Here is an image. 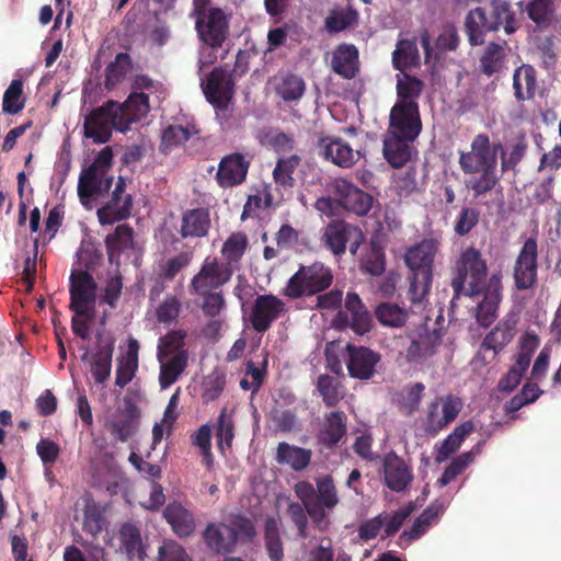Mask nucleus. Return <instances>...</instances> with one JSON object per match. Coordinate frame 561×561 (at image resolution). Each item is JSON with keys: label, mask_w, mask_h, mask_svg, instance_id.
I'll return each instance as SVG.
<instances>
[{"label": "nucleus", "mask_w": 561, "mask_h": 561, "mask_svg": "<svg viewBox=\"0 0 561 561\" xmlns=\"http://www.w3.org/2000/svg\"><path fill=\"white\" fill-rule=\"evenodd\" d=\"M442 245L438 237H427L409 247L403 261L409 268L407 299L414 306L423 305L427 299L434 277V262Z\"/></svg>", "instance_id": "1"}, {"label": "nucleus", "mask_w": 561, "mask_h": 561, "mask_svg": "<svg viewBox=\"0 0 561 561\" xmlns=\"http://www.w3.org/2000/svg\"><path fill=\"white\" fill-rule=\"evenodd\" d=\"M520 26V20L507 0H491L489 10L477 7L465 18V33L471 46L484 44L488 33L503 28L506 35H512Z\"/></svg>", "instance_id": "2"}, {"label": "nucleus", "mask_w": 561, "mask_h": 561, "mask_svg": "<svg viewBox=\"0 0 561 561\" xmlns=\"http://www.w3.org/2000/svg\"><path fill=\"white\" fill-rule=\"evenodd\" d=\"M488 265L481 252L468 247L455 262L450 286L454 290V299L461 295L478 297L481 289L488 283Z\"/></svg>", "instance_id": "3"}, {"label": "nucleus", "mask_w": 561, "mask_h": 561, "mask_svg": "<svg viewBox=\"0 0 561 561\" xmlns=\"http://www.w3.org/2000/svg\"><path fill=\"white\" fill-rule=\"evenodd\" d=\"M314 481L317 488L309 481H299L294 485V491L305 505L311 520L321 527L327 518L325 510L332 511L340 499L331 474L319 476Z\"/></svg>", "instance_id": "4"}, {"label": "nucleus", "mask_w": 561, "mask_h": 561, "mask_svg": "<svg viewBox=\"0 0 561 561\" xmlns=\"http://www.w3.org/2000/svg\"><path fill=\"white\" fill-rule=\"evenodd\" d=\"M332 282V270L321 262H314L300 266L288 279L283 294L290 299L313 296L328 289Z\"/></svg>", "instance_id": "5"}, {"label": "nucleus", "mask_w": 561, "mask_h": 561, "mask_svg": "<svg viewBox=\"0 0 561 561\" xmlns=\"http://www.w3.org/2000/svg\"><path fill=\"white\" fill-rule=\"evenodd\" d=\"M118 102L108 100L103 105L95 107L85 115L83 122V135L95 144H105L112 137L113 129L126 133V124L123 123Z\"/></svg>", "instance_id": "6"}, {"label": "nucleus", "mask_w": 561, "mask_h": 561, "mask_svg": "<svg viewBox=\"0 0 561 561\" xmlns=\"http://www.w3.org/2000/svg\"><path fill=\"white\" fill-rule=\"evenodd\" d=\"M195 28L199 39L217 49L222 46L229 34V21L219 8L194 7Z\"/></svg>", "instance_id": "7"}, {"label": "nucleus", "mask_w": 561, "mask_h": 561, "mask_svg": "<svg viewBox=\"0 0 561 561\" xmlns=\"http://www.w3.org/2000/svg\"><path fill=\"white\" fill-rule=\"evenodd\" d=\"M386 222V211L379 209L374 213L366 222L365 227L370 233L369 247L367 248L363 259L362 268L371 275H381L386 271V233L383 224Z\"/></svg>", "instance_id": "8"}, {"label": "nucleus", "mask_w": 561, "mask_h": 561, "mask_svg": "<svg viewBox=\"0 0 561 561\" xmlns=\"http://www.w3.org/2000/svg\"><path fill=\"white\" fill-rule=\"evenodd\" d=\"M69 282L70 310L78 316H91L90 308H94L98 288L93 276L88 271L73 270Z\"/></svg>", "instance_id": "9"}, {"label": "nucleus", "mask_w": 561, "mask_h": 561, "mask_svg": "<svg viewBox=\"0 0 561 561\" xmlns=\"http://www.w3.org/2000/svg\"><path fill=\"white\" fill-rule=\"evenodd\" d=\"M462 409V402L458 397L448 394L445 398H437L428 404L426 417L422 427L427 436H436L456 420Z\"/></svg>", "instance_id": "10"}, {"label": "nucleus", "mask_w": 561, "mask_h": 561, "mask_svg": "<svg viewBox=\"0 0 561 561\" xmlns=\"http://www.w3.org/2000/svg\"><path fill=\"white\" fill-rule=\"evenodd\" d=\"M514 286L517 290L533 289L538 283V244L534 238H528L513 267Z\"/></svg>", "instance_id": "11"}, {"label": "nucleus", "mask_w": 561, "mask_h": 561, "mask_svg": "<svg viewBox=\"0 0 561 561\" xmlns=\"http://www.w3.org/2000/svg\"><path fill=\"white\" fill-rule=\"evenodd\" d=\"M231 276L230 266L219 263L217 259L207 257L191 279L188 290L191 295H206L224 286Z\"/></svg>", "instance_id": "12"}, {"label": "nucleus", "mask_w": 561, "mask_h": 561, "mask_svg": "<svg viewBox=\"0 0 561 561\" xmlns=\"http://www.w3.org/2000/svg\"><path fill=\"white\" fill-rule=\"evenodd\" d=\"M344 307L345 310H340L333 319L336 329L351 328L358 335L370 331L373 318L356 293L346 294Z\"/></svg>", "instance_id": "13"}, {"label": "nucleus", "mask_w": 561, "mask_h": 561, "mask_svg": "<svg viewBox=\"0 0 561 561\" xmlns=\"http://www.w3.org/2000/svg\"><path fill=\"white\" fill-rule=\"evenodd\" d=\"M322 240L334 255L340 256L345 253L348 242L351 253L355 254L364 241V234L358 227L339 220L324 228Z\"/></svg>", "instance_id": "14"}, {"label": "nucleus", "mask_w": 561, "mask_h": 561, "mask_svg": "<svg viewBox=\"0 0 561 561\" xmlns=\"http://www.w3.org/2000/svg\"><path fill=\"white\" fill-rule=\"evenodd\" d=\"M389 128L393 138L416 139L422 131L419 104L394 103L389 115Z\"/></svg>", "instance_id": "15"}, {"label": "nucleus", "mask_w": 561, "mask_h": 561, "mask_svg": "<svg viewBox=\"0 0 561 561\" xmlns=\"http://www.w3.org/2000/svg\"><path fill=\"white\" fill-rule=\"evenodd\" d=\"M287 311L285 302L273 294L259 295L251 308L249 321L257 333H265Z\"/></svg>", "instance_id": "16"}, {"label": "nucleus", "mask_w": 561, "mask_h": 561, "mask_svg": "<svg viewBox=\"0 0 561 561\" xmlns=\"http://www.w3.org/2000/svg\"><path fill=\"white\" fill-rule=\"evenodd\" d=\"M459 165L463 173L476 174L479 170L497 168L495 152H491V142L486 134H478L470 146V151H461Z\"/></svg>", "instance_id": "17"}, {"label": "nucleus", "mask_w": 561, "mask_h": 561, "mask_svg": "<svg viewBox=\"0 0 561 561\" xmlns=\"http://www.w3.org/2000/svg\"><path fill=\"white\" fill-rule=\"evenodd\" d=\"M502 293L503 284L501 272L491 274L486 285L481 289L480 296L482 295V300L478 304L476 310V320L480 327L488 328L497 318Z\"/></svg>", "instance_id": "18"}, {"label": "nucleus", "mask_w": 561, "mask_h": 561, "mask_svg": "<svg viewBox=\"0 0 561 561\" xmlns=\"http://www.w3.org/2000/svg\"><path fill=\"white\" fill-rule=\"evenodd\" d=\"M331 190L341 198L342 207L347 213L365 216L373 208L374 197L346 179H335L331 183Z\"/></svg>", "instance_id": "19"}, {"label": "nucleus", "mask_w": 561, "mask_h": 561, "mask_svg": "<svg viewBox=\"0 0 561 561\" xmlns=\"http://www.w3.org/2000/svg\"><path fill=\"white\" fill-rule=\"evenodd\" d=\"M322 157L340 168H352L365 153L336 136H321L317 142Z\"/></svg>", "instance_id": "20"}, {"label": "nucleus", "mask_w": 561, "mask_h": 561, "mask_svg": "<svg viewBox=\"0 0 561 561\" xmlns=\"http://www.w3.org/2000/svg\"><path fill=\"white\" fill-rule=\"evenodd\" d=\"M251 165L248 154L233 152L221 158L215 175L217 184L222 188H230L245 182Z\"/></svg>", "instance_id": "21"}, {"label": "nucleus", "mask_w": 561, "mask_h": 561, "mask_svg": "<svg viewBox=\"0 0 561 561\" xmlns=\"http://www.w3.org/2000/svg\"><path fill=\"white\" fill-rule=\"evenodd\" d=\"M202 88L207 101L220 110L228 107L234 92L233 80L221 68H215L202 82Z\"/></svg>", "instance_id": "22"}, {"label": "nucleus", "mask_w": 561, "mask_h": 561, "mask_svg": "<svg viewBox=\"0 0 561 561\" xmlns=\"http://www.w3.org/2000/svg\"><path fill=\"white\" fill-rule=\"evenodd\" d=\"M202 537L206 547L216 554L230 553L237 545V530L221 522L209 523Z\"/></svg>", "instance_id": "23"}, {"label": "nucleus", "mask_w": 561, "mask_h": 561, "mask_svg": "<svg viewBox=\"0 0 561 561\" xmlns=\"http://www.w3.org/2000/svg\"><path fill=\"white\" fill-rule=\"evenodd\" d=\"M348 374L353 378L366 380L374 376L375 367L380 359L379 354L365 346L347 345Z\"/></svg>", "instance_id": "24"}, {"label": "nucleus", "mask_w": 561, "mask_h": 561, "mask_svg": "<svg viewBox=\"0 0 561 561\" xmlns=\"http://www.w3.org/2000/svg\"><path fill=\"white\" fill-rule=\"evenodd\" d=\"M211 226L210 211L205 207L187 209L182 214L179 233L183 239L203 238Z\"/></svg>", "instance_id": "25"}, {"label": "nucleus", "mask_w": 561, "mask_h": 561, "mask_svg": "<svg viewBox=\"0 0 561 561\" xmlns=\"http://www.w3.org/2000/svg\"><path fill=\"white\" fill-rule=\"evenodd\" d=\"M516 333V321L513 318H504L484 336L481 342V351H492L495 358Z\"/></svg>", "instance_id": "26"}, {"label": "nucleus", "mask_w": 561, "mask_h": 561, "mask_svg": "<svg viewBox=\"0 0 561 561\" xmlns=\"http://www.w3.org/2000/svg\"><path fill=\"white\" fill-rule=\"evenodd\" d=\"M113 184V176H103L93 171V169H84L78 182V196L84 205L87 202L104 193L108 192Z\"/></svg>", "instance_id": "27"}, {"label": "nucleus", "mask_w": 561, "mask_h": 561, "mask_svg": "<svg viewBox=\"0 0 561 561\" xmlns=\"http://www.w3.org/2000/svg\"><path fill=\"white\" fill-rule=\"evenodd\" d=\"M163 517L173 533L181 538L190 537L195 531L194 515L179 502L169 503L163 511Z\"/></svg>", "instance_id": "28"}, {"label": "nucleus", "mask_w": 561, "mask_h": 561, "mask_svg": "<svg viewBox=\"0 0 561 561\" xmlns=\"http://www.w3.org/2000/svg\"><path fill=\"white\" fill-rule=\"evenodd\" d=\"M137 407L131 401H126L124 411L118 412L113 419L107 420L105 428L113 437L122 443L127 442L136 430Z\"/></svg>", "instance_id": "29"}, {"label": "nucleus", "mask_w": 561, "mask_h": 561, "mask_svg": "<svg viewBox=\"0 0 561 561\" xmlns=\"http://www.w3.org/2000/svg\"><path fill=\"white\" fill-rule=\"evenodd\" d=\"M538 87L537 71L529 64H523L514 70L513 90L518 103L530 101L535 98Z\"/></svg>", "instance_id": "30"}, {"label": "nucleus", "mask_w": 561, "mask_h": 561, "mask_svg": "<svg viewBox=\"0 0 561 561\" xmlns=\"http://www.w3.org/2000/svg\"><path fill=\"white\" fill-rule=\"evenodd\" d=\"M332 70L345 79H353L358 72V50L354 45L341 44L332 55Z\"/></svg>", "instance_id": "31"}, {"label": "nucleus", "mask_w": 561, "mask_h": 561, "mask_svg": "<svg viewBox=\"0 0 561 561\" xmlns=\"http://www.w3.org/2000/svg\"><path fill=\"white\" fill-rule=\"evenodd\" d=\"M346 434V415L334 411L325 415V421L318 434V442L327 448H333Z\"/></svg>", "instance_id": "32"}, {"label": "nucleus", "mask_w": 561, "mask_h": 561, "mask_svg": "<svg viewBox=\"0 0 561 561\" xmlns=\"http://www.w3.org/2000/svg\"><path fill=\"white\" fill-rule=\"evenodd\" d=\"M133 201L130 195H114L101 208L98 209V218L102 225H112L114 222L127 219L130 216Z\"/></svg>", "instance_id": "33"}, {"label": "nucleus", "mask_w": 561, "mask_h": 561, "mask_svg": "<svg viewBox=\"0 0 561 561\" xmlns=\"http://www.w3.org/2000/svg\"><path fill=\"white\" fill-rule=\"evenodd\" d=\"M507 43L490 42L479 58V69L486 77H492L503 70L506 61Z\"/></svg>", "instance_id": "34"}, {"label": "nucleus", "mask_w": 561, "mask_h": 561, "mask_svg": "<svg viewBox=\"0 0 561 561\" xmlns=\"http://www.w3.org/2000/svg\"><path fill=\"white\" fill-rule=\"evenodd\" d=\"M312 451L307 448L280 442L276 448V461L279 465H287L294 471L305 470L311 462Z\"/></svg>", "instance_id": "35"}, {"label": "nucleus", "mask_w": 561, "mask_h": 561, "mask_svg": "<svg viewBox=\"0 0 561 561\" xmlns=\"http://www.w3.org/2000/svg\"><path fill=\"white\" fill-rule=\"evenodd\" d=\"M122 111V121L126 124V131L130 129L131 124L144 118L149 110V96L144 92L134 91L124 103H118Z\"/></svg>", "instance_id": "36"}, {"label": "nucleus", "mask_w": 561, "mask_h": 561, "mask_svg": "<svg viewBox=\"0 0 561 561\" xmlns=\"http://www.w3.org/2000/svg\"><path fill=\"white\" fill-rule=\"evenodd\" d=\"M105 248L110 262L118 260L124 251L134 249V229L127 224L118 225L106 236Z\"/></svg>", "instance_id": "37"}, {"label": "nucleus", "mask_w": 561, "mask_h": 561, "mask_svg": "<svg viewBox=\"0 0 561 561\" xmlns=\"http://www.w3.org/2000/svg\"><path fill=\"white\" fill-rule=\"evenodd\" d=\"M188 352L174 354L169 359L162 358L160 362L159 385L161 389L171 387L184 373L188 364Z\"/></svg>", "instance_id": "38"}, {"label": "nucleus", "mask_w": 561, "mask_h": 561, "mask_svg": "<svg viewBox=\"0 0 561 561\" xmlns=\"http://www.w3.org/2000/svg\"><path fill=\"white\" fill-rule=\"evenodd\" d=\"M113 343L99 346L91 356L90 371L95 383H104L111 376Z\"/></svg>", "instance_id": "39"}, {"label": "nucleus", "mask_w": 561, "mask_h": 561, "mask_svg": "<svg viewBox=\"0 0 561 561\" xmlns=\"http://www.w3.org/2000/svg\"><path fill=\"white\" fill-rule=\"evenodd\" d=\"M474 430L472 421H466L456 426L454 431L437 447L436 462L440 463L447 460L450 455L456 453L466 437Z\"/></svg>", "instance_id": "40"}, {"label": "nucleus", "mask_w": 561, "mask_h": 561, "mask_svg": "<svg viewBox=\"0 0 561 561\" xmlns=\"http://www.w3.org/2000/svg\"><path fill=\"white\" fill-rule=\"evenodd\" d=\"M394 346L391 351L398 352L397 362L399 365L412 364L419 362L424 356H432L433 354L425 353V345L423 341L419 342L410 335H400L398 340L394 339Z\"/></svg>", "instance_id": "41"}, {"label": "nucleus", "mask_w": 561, "mask_h": 561, "mask_svg": "<svg viewBox=\"0 0 561 561\" xmlns=\"http://www.w3.org/2000/svg\"><path fill=\"white\" fill-rule=\"evenodd\" d=\"M424 83L419 78L407 72L397 75V102L401 104H419L417 100L422 94Z\"/></svg>", "instance_id": "42"}, {"label": "nucleus", "mask_w": 561, "mask_h": 561, "mask_svg": "<svg viewBox=\"0 0 561 561\" xmlns=\"http://www.w3.org/2000/svg\"><path fill=\"white\" fill-rule=\"evenodd\" d=\"M425 386L422 382H415L405 386L401 391L392 397V404L404 415H411L419 409Z\"/></svg>", "instance_id": "43"}, {"label": "nucleus", "mask_w": 561, "mask_h": 561, "mask_svg": "<svg viewBox=\"0 0 561 561\" xmlns=\"http://www.w3.org/2000/svg\"><path fill=\"white\" fill-rule=\"evenodd\" d=\"M194 133V127L169 125L162 130L159 151L170 154L175 148L184 145Z\"/></svg>", "instance_id": "44"}, {"label": "nucleus", "mask_w": 561, "mask_h": 561, "mask_svg": "<svg viewBox=\"0 0 561 561\" xmlns=\"http://www.w3.org/2000/svg\"><path fill=\"white\" fill-rule=\"evenodd\" d=\"M264 546L272 561H282L284 558L283 540L279 531V520L273 516L264 523Z\"/></svg>", "instance_id": "45"}, {"label": "nucleus", "mask_w": 561, "mask_h": 561, "mask_svg": "<svg viewBox=\"0 0 561 561\" xmlns=\"http://www.w3.org/2000/svg\"><path fill=\"white\" fill-rule=\"evenodd\" d=\"M249 241L244 232H233L225 241L221 254L226 260L225 265L230 266L232 270L239 264L242 259Z\"/></svg>", "instance_id": "46"}, {"label": "nucleus", "mask_w": 561, "mask_h": 561, "mask_svg": "<svg viewBox=\"0 0 561 561\" xmlns=\"http://www.w3.org/2000/svg\"><path fill=\"white\" fill-rule=\"evenodd\" d=\"M133 67L131 58L127 53H119L105 69L104 85L107 90L121 83Z\"/></svg>", "instance_id": "47"}, {"label": "nucleus", "mask_w": 561, "mask_h": 561, "mask_svg": "<svg viewBox=\"0 0 561 561\" xmlns=\"http://www.w3.org/2000/svg\"><path fill=\"white\" fill-rule=\"evenodd\" d=\"M187 333L184 330H171L161 336L158 342V360L168 358L181 352H188L185 346Z\"/></svg>", "instance_id": "48"}, {"label": "nucleus", "mask_w": 561, "mask_h": 561, "mask_svg": "<svg viewBox=\"0 0 561 561\" xmlns=\"http://www.w3.org/2000/svg\"><path fill=\"white\" fill-rule=\"evenodd\" d=\"M419 62V50L414 42L403 39L397 44L392 53V65L400 73L416 66Z\"/></svg>", "instance_id": "49"}, {"label": "nucleus", "mask_w": 561, "mask_h": 561, "mask_svg": "<svg viewBox=\"0 0 561 561\" xmlns=\"http://www.w3.org/2000/svg\"><path fill=\"white\" fill-rule=\"evenodd\" d=\"M477 174L479 175L466 182L467 188L472 191L474 198L491 192L500 182L496 168L482 169Z\"/></svg>", "instance_id": "50"}, {"label": "nucleus", "mask_w": 561, "mask_h": 561, "mask_svg": "<svg viewBox=\"0 0 561 561\" xmlns=\"http://www.w3.org/2000/svg\"><path fill=\"white\" fill-rule=\"evenodd\" d=\"M554 11L553 0H529L525 7L527 16L539 27L551 23Z\"/></svg>", "instance_id": "51"}, {"label": "nucleus", "mask_w": 561, "mask_h": 561, "mask_svg": "<svg viewBox=\"0 0 561 561\" xmlns=\"http://www.w3.org/2000/svg\"><path fill=\"white\" fill-rule=\"evenodd\" d=\"M275 90L285 102L298 101L306 91V83L299 76L288 73L280 79Z\"/></svg>", "instance_id": "52"}, {"label": "nucleus", "mask_w": 561, "mask_h": 561, "mask_svg": "<svg viewBox=\"0 0 561 561\" xmlns=\"http://www.w3.org/2000/svg\"><path fill=\"white\" fill-rule=\"evenodd\" d=\"M193 259L192 253L181 252L159 264L158 278L172 282L179 273L186 268Z\"/></svg>", "instance_id": "53"}, {"label": "nucleus", "mask_w": 561, "mask_h": 561, "mask_svg": "<svg viewBox=\"0 0 561 561\" xmlns=\"http://www.w3.org/2000/svg\"><path fill=\"white\" fill-rule=\"evenodd\" d=\"M415 139L388 138V164L401 168L411 159V142Z\"/></svg>", "instance_id": "54"}, {"label": "nucleus", "mask_w": 561, "mask_h": 561, "mask_svg": "<svg viewBox=\"0 0 561 561\" xmlns=\"http://www.w3.org/2000/svg\"><path fill=\"white\" fill-rule=\"evenodd\" d=\"M217 445L220 450L224 447L231 448L234 438V422L232 413H228L227 408H222L216 425Z\"/></svg>", "instance_id": "55"}, {"label": "nucleus", "mask_w": 561, "mask_h": 561, "mask_svg": "<svg viewBox=\"0 0 561 561\" xmlns=\"http://www.w3.org/2000/svg\"><path fill=\"white\" fill-rule=\"evenodd\" d=\"M22 80H12L4 91L2 101V111L10 115H15L24 108L25 100L22 98Z\"/></svg>", "instance_id": "56"}, {"label": "nucleus", "mask_w": 561, "mask_h": 561, "mask_svg": "<svg viewBox=\"0 0 561 561\" xmlns=\"http://www.w3.org/2000/svg\"><path fill=\"white\" fill-rule=\"evenodd\" d=\"M299 162L300 158L296 154L278 159L273 171L274 181L282 186L291 187L295 183L293 173L298 167Z\"/></svg>", "instance_id": "57"}, {"label": "nucleus", "mask_w": 561, "mask_h": 561, "mask_svg": "<svg viewBox=\"0 0 561 561\" xmlns=\"http://www.w3.org/2000/svg\"><path fill=\"white\" fill-rule=\"evenodd\" d=\"M391 456L394 454L388 453V489L400 492L412 481V473L404 463L391 465Z\"/></svg>", "instance_id": "58"}, {"label": "nucleus", "mask_w": 561, "mask_h": 561, "mask_svg": "<svg viewBox=\"0 0 561 561\" xmlns=\"http://www.w3.org/2000/svg\"><path fill=\"white\" fill-rule=\"evenodd\" d=\"M474 460L473 450L466 451L455 458L445 469L442 477L437 480L439 486H445L461 474L467 467Z\"/></svg>", "instance_id": "59"}, {"label": "nucleus", "mask_w": 561, "mask_h": 561, "mask_svg": "<svg viewBox=\"0 0 561 561\" xmlns=\"http://www.w3.org/2000/svg\"><path fill=\"white\" fill-rule=\"evenodd\" d=\"M317 389L327 407H334L342 399L340 383L330 375H320L317 380Z\"/></svg>", "instance_id": "60"}, {"label": "nucleus", "mask_w": 561, "mask_h": 561, "mask_svg": "<svg viewBox=\"0 0 561 561\" xmlns=\"http://www.w3.org/2000/svg\"><path fill=\"white\" fill-rule=\"evenodd\" d=\"M527 151V141L525 136H520L511 147L508 156L505 151L501 153V171L504 173L514 170L523 160Z\"/></svg>", "instance_id": "61"}, {"label": "nucleus", "mask_w": 561, "mask_h": 561, "mask_svg": "<svg viewBox=\"0 0 561 561\" xmlns=\"http://www.w3.org/2000/svg\"><path fill=\"white\" fill-rule=\"evenodd\" d=\"M480 213L473 207L461 208L454 224V231L457 236L463 237L471 232L478 225Z\"/></svg>", "instance_id": "62"}, {"label": "nucleus", "mask_w": 561, "mask_h": 561, "mask_svg": "<svg viewBox=\"0 0 561 561\" xmlns=\"http://www.w3.org/2000/svg\"><path fill=\"white\" fill-rule=\"evenodd\" d=\"M226 387V375L213 373L208 375L203 383L202 399L204 402L215 401L220 397Z\"/></svg>", "instance_id": "63"}, {"label": "nucleus", "mask_w": 561, "mask_h": 561, "mask_svg": "<svg viewBox=\"0 0 561 561\" xmlns=\"http://www.w3.org/2000/svg\"><path fill=\"white\" fill-rule=\"evenodd\" d=\"M159 561H192L186 550L174 540H167L159 548Z\"/></svg>", "instance_id": "64"}]
</instances>
